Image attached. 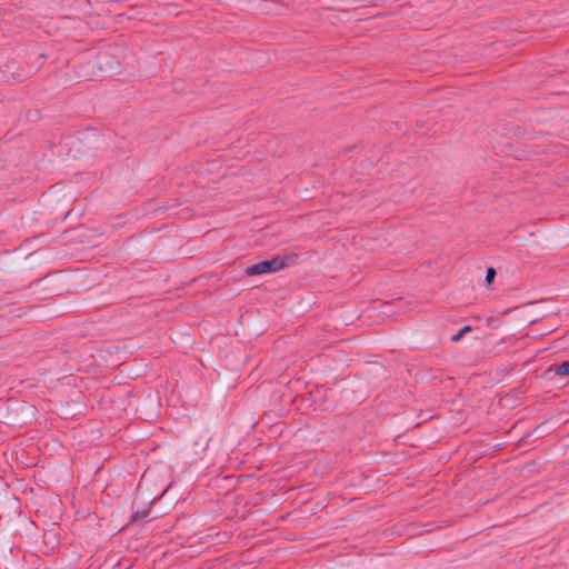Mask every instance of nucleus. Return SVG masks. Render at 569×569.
<instances>
[{"label":"nucleus","instance_id":"3","mask_svg":"<svg viewBox=\"0 0 569 569\" xmlns=\"http://www.w3.org/2000/svg\"><path fill=\"white\" fill-rule=\"evenodd\" d=\"M546 376L552 377V376H561L567 377L569 376V361H565L558 366H551L549 367L546 372Z\"/></svg>","mask_w":569,"mask_h":569},{"label":"nucleus","instance_id":"5","mask_svg":"<svg viewBox=\"0 0 569 569\" xmlns=\"http://www.w3.org/2000/svg\"><path fill=\"white\" fill-rule=\"evenodd\" d=\"M496 274H497L496 269H495V268H492V267H489V268L487 269V272H486V278H485L486 282H487L488 284H490L491 282H493Z\"/></svg>","mask_w":569,"mask_h":569},{"label":"nucleus","instance_id":"4","mask_svg":"<svg viewBox=\"0 0 569 569\" xmlns=\"http://www.w3.org/2000/svg\"><path fill=\"white\" fill-rule=\"evenodd\" d=\"M471 330H472V327H471V326H469V325H467V326L462 327V328H461V329H460L456 335H453V336L450 338V340H451L452 342H458V341H460V340L462 339V337H463L465 335H467V333H468V332H470Z\"/></svg>","mask_w":569,"mask_h":569},{"label":"nucleus","instance_id":"1","mask_svg":"<svg viewBox=\"0 0 569 569\" xmlns=\"http://www.w3.org/2000/svg\"><path fill=\"white\" fill-rule=\"evenodd\" d=\"M286 267V262L281 258H273L271 260H264L246 269L248 276H258L263 273L276 272Z\"/></svg>","mask_w":569,"mask_h":569},{"label":"nucleus","instance_id":"2","mask_svg":"<svg viewBox=\"0 0 569 569\" xmlns=\"http://www.w3.org/2000/svg\"><path fill=\"white\" fill-rule=\"evenodd\" d=\"M358 376L367 380H382L386 377V369L379 362H365L358 372Z\"/></svg>","mask_w":569,"mask_h":569}]
</instances>
